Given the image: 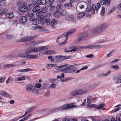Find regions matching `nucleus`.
Returning <instances> with one entry per match:
<instances>
[{"label": "nucleus", "mask_w": 121, "mask_h": 121, "mask_svg": "<svg viewBox=\"0 0 121 121\" xmlns=\"http://www.w3.org/2000/svg\"><path fill=\"white\" fill-rule=\"evenodd\" d=\"M75 106L73 104H64L57 108L52 109H46L39 111V112L42 114H49L56 111H59L63 110H67L74 107Z\"/></svg>", "instance_id": "obj_1"}, {"label": "nucleus", "mask_w": 121, "mask_h": 121, "mask_svg": "<svg viewBox=\"0 0 121 121\" xmlns=\"http://www.w3.org/2000/svg\"><path fill=\"white\" fill-rule=\"evenodd\" d=\"M76 65H71L67 68L63 69H61L60 71L64 73H73L75 72V70L74 66Z\"/></svg>", "instance_id": "obj_2"}, {"label": "nucleus", "mask_w": 121, "mask_h": 121, "mask_svg": "<svg viewBox=\"0 0 121 121\" xmlns=\"http://www.w3.org/2000/svg\"><path fill=\"white\" fill-rule=\"evenodd\" d=\"M18 9L19 14L20 15H23L28 9V8L26 5V4L25 2H23L20 7Z\"/></svg>", "instance_id": "obj_3"}, {"label": "nucleus", "mask_w": 121, "mask_h": 121, "mask_svg": "<svg viewBox=\"0 0 121 121\" xmlns=\"http://www.w3.org/2000/svg\"><path fill=\"white\" fill-rule=\"evenodd\" d=\"M26 89L28 91L31 92L34 94L38 93L39 90L33 85L30 84L26 87Z\"/></svg>", "instance_id": "obj_4"}, {"label": "nucleus", "mask_w": 121, "mask_h": 121, "mask_svg": "<svg viewBox=\"0 0 121 121\" xmlns=\"http://www.w3.org/2000/svg\"><path fill=\"white\" fill-rule=\"evenodd\" d=\"M86 92L84 90H74L72 91L70 93L71 95L74 96L76 95L85 93Z\"/></svg>", "instance_id": "obj_5"}, {"label": "nucleus", "mask_w": 121, "mask_h": 121, "mask_svg": "<svg viewBox=\"0 0 121 121\" xmlns=\"http://www.w3.org/2000/svg\"><path fill=\"white\" fill-rule=\"evenodd\" d=\"M39 20L41 24L43 25L45 23L48 25L50 23V19L48 18L47 19L46 17L44 15L41 16L39 18Z\"/></svg>", "instance_id": "obj_6"}, {"label": "nucleus", "mask_w": 121, "mask_h": 121, "mask_svg": "<svg viewBox=\"0 0 121 121\" xmlns=\"http://www.w3.org/2000/svg\"><path fill=\"white\" fill-rule=\"evenodd\" d=\"M65 18L67 20L71 21L72 23H74L76 22L74 15L73 14H67L65 17Z\"/></svg>", "instance_id": "obj_7"}, {"label": "nucleus", "mask_w": 121, "mask_h": 121, "mask_svg": "<svg viewBox=\"0 0 121 121\" xmlns=\"http://www.w3.org/2000/svg\"><path fill=\"white\" fill-rule=\"evenodd\" d=\"M25 52L26 55L30 54L32 52L34 53L37 52L36 47L35 48H29L26 50Z\"/></svg>", "instance_id": "obj_8"}, {"label": "nucleus", "mask_w": 121, "mask_h": 121, "mask_svg": "<svg viewBox=\"0 0 121 121\" xmlns=\"http://www.w3.org/2000/svg\"><path fill=\"white\" fill-rule=\"evenodd\" d=\"M105 105V104L104 103L100 104L98 106L97 105L92 104L91 105H88V107L89 108V107H92V108H96V109L99 110L102 108Z\"/></svg>", "instance_id": "obj_9"}, {"label": "nucleus", "mask_w": 121, "mask_h": 121, "mask_svg": "<svg viewBox=\"0 0 121 121\" xmlns=\"http://www.w3.org/2000/svg\"><path fill=\"white\" fill-rule=\"evenodd\" d=\"M35 36L34 37H26L23 38L19 40H17V41L18 42H22L27 41H29L31 40L35 37Z\"/></svg>", "instance_id": "obj_10"}, {"label": "nucleus", "mask_w": 121, "mask_h": 121, "mask_svg": "<svg viewBox=\"0 0 121 121\" xmlns=\"http://www.w3.org/2000/svg\"><path fill=\"white\" fill-rule=\"evenodd\" d=\"M111 0H101L100 3L102 5L109 6L110 4Z\"/></svg>", "instance_id": "obj_11"}, {"label": "nucleus", "mask_w": 121, "mask_h": 121, "mask_svg": "<svg viewBox=\"0 0 121 121\" xmlns=\"http://www.w3.org/2000/svg\"><path fill=\"white\" fill-rule=\"evenodd\" d=\"M103 31L101 27H99V25L95 28L92 31V33L94 34L100 33L102 32Z\"/></svg>", "instance_id": "obj_12"}, {"label": "nucleus", "mask_w": 121, "mask_h": 121, "mask_svg": "<svg viewBox=\"0 0 121 121\" xmlns=\"http://www.w3.org/2000/svg\"><path fill=\"white\" fill-rule=\"evenodd\" d=\"M37 52L46 50L48 49V47L46 46L42 47H36Z\"/></svg>", "instance_id": "obj_13"}, {"label": "nucleus", "mask_w": 121, "mask_h": 121, "mask_svg": "<svg viewBox=\"0 0 121 121\" xmlns=\"http://www.w3.org/2000/svg\"><path fill=\"white\" fill-rule=\"evenodd\" d=\"M76 30V29L75 28H73L71 30H69V31L66 34V38H67L68 37L69 35H72L74 33Z\"/></svg>", "instance_id": "obj_14"}, {"label": "nucleus", "mask_w": 121, "mask_h": 121, "mask_svg": "<svg viewBox=\"0 0 121 121\" xmlns=\"http://www.w3.org/2000/svg\"><path fill=\"white\" fill-rule=\"evenodd\" d=\"M26 57V58L31 59H36L38 57V55L36 54L34 55H28Z\"/></svg>", "instance_id": "obj_15"}, {"label": "nucleus", "mask_w": 121, "mask_h": 121, "mask_svg": "<svg viewBox=\"0 0 121 121\" xmlns=\"http://www.w3.org/2000/svg\"><path fill=\"white\" fill-rule=\"evenodd\" d=\"M86 35H83L79 37L77 39V41L79 42H81L85 40Z\"/></svg>", "instance_id": "obj_16"}, {"label": "nucleus", "mask_w": 121, "mask_h": 121, "mask_svg": "<svg viewBox=\"0 0 121 121\" xmlns=\"http://www.w3.org/2000/svg\"><path fill=\"white\" fill-rule=\"evenodd\" d=\"M57 24V20L54 19L52 20L50 23L51 25L53 28L56 27V25Z\"/></svg>", "instance_id": "obj_17"}, {"label": "nucleus", "mask_w": 121, "mask_h": 121, "mask_svg": "<svg viewBox=\"0 0 121 121\" xmlns=\"http://www.w3.org/2000/svg\"><path fill=\"white\" fill-rule=\"evenodd\" d=\"M46 3V0H40L38 3H35L36 5H43L44 4Z\"/></svg>", "instance_id": "obj_18"}, {"label": "nucleus", "mask_w": 121, "mask_h": 121, "mask_svg": "<svg viewBox=\"0 0 121 121\" xmlns=\"http://www.w3.org/2000/svg\"><path fill=\"white\" fill-rule=\"evenodd\" d=\"M13 12H11L9 13H7L5 14L6 18H12L13 17Z\"/></svg>", "instance_id": "obj_19"}, {"label": "nucleus", "mask_w": 121, "mask_h": 121, "mask_svg": "<svg viewBox=\"0 0 121 121\" xmlns=\"http://www.w3.org/2000/svg\"><path fill=\"white\" fill-rule=\"evenodd\" d=\"M69 57L67 56H58L56 57V58H58L59 59V60H61L69 58Z\"/></svg>", "instance_id": "obj_20"}, {"label": "nucleus", "mask_w": 121, "mask_h": 121, "mask_svg": "<svg viewBox=\"0 0 121 121\" xmlns=\"http://www.w3.org/2000/svg\"><path fill=\"white\" fill-rule=\"evenodd\" d=\"M108 25L106 24H103L99 25V27H101L103 31H104L107 28Z\"/></svg>", "instance_id": "obj_21"}, {"label": "nucleus", "mask_w": 121, "mask_h": 121, "mask_svg": "<svg viewBox=\"0 0 121 121\" xmlns=\"http://www.w3.org/2000/svg\"><path fill=\"white\" fill-rule=\"evenodd\" d=\"M20 20L21 22L22 23L25 22L27 21L26 17L24 16H22L20 17Z\"/></svg>", "instance_id": "obj_22"}, {"label": "nucleus", "mask_w": 121, "mask_h": 121, "mask_svg": "<svg viewBox=\"0 0 121 121\" xmlns=\"http://www.w3.org/2000/svg\"><path fill=\"white\" fill-rule=\"evenodd\" d=\"M65 7L67 9H70L72 7V5L71 3H67L64 4Z\"/></svg>", "instance_id": "obj_23"}, {"label": "nucleus", "mask_w": 121, "mask_h": 121, "mask_svg": "<svg viewBox=\"0 0 121 121\" xmlns=\"http://www.w3.org/2000/svg\"><path fill=\"white\" fill-rule=\"evenodd\" d=\"M85 14L86 13L84 12L79 13L77 14V17L78 19H80L82 17L84 16L85 15Z\"/></svg>", "instance_id": "obj_24"}, {"label": "nucleus", "mask_w": 121, "mask_h": 121, "mask_svg": "<svg viewBox=\"0 0 121 121\" xmlns=\"http://www.w3.org/2000/svg\"><path fill=\"white\" fill-rule=\"evenodd\" d=\"M53 14L56 18H58L61 15V13L60 11L57 10L54 12Z\"/></svg>", "instance_id": "obj_25"}, {"label": "nucleus", "mask_w": 121, "mask_h": 121, "mask_svg": "<svg viewBox=\"0 0 121 121\" xmlns=\"http://www.w3.org/2000/svg\"><path fill=\"white\" fill-rule=\"evenodd\" d=\"M85 4V3L84 2H81L79 3L77 5L79 8L81 9H82L84 7V5Z\"/></svg>", "instance_id": "obj_26"}, {"label": "nucleus", "mask_w": 121, "mask_h": 121, "mask_svg": "<svg viewBox=\"0 0 121 121\" xmlns=\"http://www.w3.org/2000/svg\"><path fill=\"white\" fill-rule=\"evenodd\" d=\"M35 7H34L33 9L32 10L33 12H38L39 11L40 9V7L39 6H38V5H36Z\"/></svg>", "instance_id": "obj_27"}, {"label": "nucleus", "mask_w": 121, "mask_h": 121, "mask_svg": "<svg viewBox=\"0 0 121 121\" xmlns=\"http://www.w3.org/2000/svg\"><path fill=\"white\" fill-rule=\"evenodd\" d=\"M17 66V65H13V64H11L4 65V68L7 69L10 67H16Z\"/></svg>", "instance_id": "obj_28"}, {"label": "nucleus", "mask_w": 121, "mask_h": 121, "mask_svg": "<svg viewBox=\"0 0 121 121\" xmlns=\"http://www.w3.org/2000/svg\"><path fill=\"white\" fill-rule=\"evenodd\" d=\"M31 69L30 68L26 69H20L17 70L18 72H28L31 70Z\"/></svg>", "instance_id": "obj_29"}, {"label": "nucleus", "mask_w": 121, "mask_h": 121, "mask_svg": "<svg viewBox=\"0 0 121 121\" xmlns=\"http://www.w3.org/2000/svg\"><path fill=\"white\" fill-rule=\"evenodd\" d=\"M77 47H74L73 48V49H71L70 50L68 51L67 50V49L65 48L64 49V51L65 52H73V51H76V49H77Z\"/></svg>", "instance_id": "obj_30"}, {"label": "nucleus", "mask_w": 121, "mask_h": 121, "mask_svg": "<svg viewBox=\"0 0 121 121\" xmlns=\"http://www.w3.org/2000/svg\"><path fill=\"white\" fill-rule=\"evenodd\" d=\"M54 0H48L46 3V5L48 7H49L52 4Z\"/></svg>", "instance_id": "obj_31"}, {"label": "nucleus", "mask_w": 121, "mask_h": 121, "mask_svg": "<svg viewBox=\"0 0 121 121\" xmlns=\"http://www.w3.org/2000/svg\"><path fill=\"white\" fill-rule=\"evenodd\" d=\"M96 9V6L95 4H93L92 5V8L91 9V10L92 13L93 14L95 13V10Z\"/></svg>", "instance_id": "obj_32"}, {"label": "nucleus", "mask_w": 121, "mask_h": 121, "mask_svg": "<svg viewBox=\"0 0 121 121\" xmlns=\"http://www.w3.org/2000/svg\"><path fill=\"white\" fill-rule=\"evenodd\" d=\"M48 90L46 92L44 95V96L46 97H49L50 96L51 94L50 90L47 89Z\"/></svg>", "instance_id": "obj_33"}, {"label": "nucleus", "mask_w": 121, "mask_h": 121, "mask_svg": "<svg viewBox=\"0 0 121 121\" xmlns=\"http://www.w3.org/2000/svg\"><path fill=\"white\" fill-rule=\"evenodd\" d=\"M88 49H92L96 48V45L94 44L87 46Z\"/></svg>", "instance_id": "obj_34"}, {"label": "nucleus", "mask_w": 121, "mask_h": 121, "mask_svg": "<svg viewBox=\"0 0 121 121\" xmlns=\"http://www.w3.org/2000/svg\"><path fill=\"white\" fill-rule=\"evenodd\" d=\"M32 22L33 24L36 25L39 23V21L38 19H35Z\"/></svg>", "instance_id": "obj_35"}, {"label": "nucleus", "mask_w": 121, "mask_h": 121, "mask_svg": "<svg viewBox=\"0 0 121 121\" xmlns=\"http://www.w3.org/2000/svg\"><path fill=\"white\" fill-rule=\"evenodd\" d=\"M116 80V82L117 84H119L121 83V79L120 78L117 77L115 78Z\"/></svg>", "instance_id": "obj_36"}, {"label": "nucleus", "mask_w": 121, "mask_h": 121, "mask_svg": "<svg viewBox=\"0 0 121 121\" xmlns=\"http://www.w3.org/2000/svg\"><path fill=\"white\" fill-rule=\"evenodd\" d=\"M55 53L54 51L50 50L47 51L46 52V54L48 55L53 54Z\"/></svg>", "instance_id": "obj_37"}, {"label": "nucleus", "mask_w": 121, "mask_h": 121, "mask_svg": "<svg viewBox=\"0 0 121 121\" xmlns=\"http://www.w3.org/2000/svg\"><path fill=\"white\" fill-rule=\"evenodd\" d=\"M34 12L33 11V10H30L28 12V15L30 17L34 16Z\"/></svg>", "instance_id": "obj_38"}, {"label": "nucleus", "mask_w": 121, "mask_h": 121, "mask_svg": "<svg viewBox=\"0 0 121 121\" xmlns=\"http://www.w3.org/2000/svg\"><path fill=\"white\" fill-rule=\"evenodd\" d=\"M25 79V78L24 76H21L20 77H18L17 78V80L18 81H20L24 80Z\"/></svg>", "instance_id": "obj_39"}, {"label": "nucleus", "mask_w": 121, "mask_h": 121, "mask_svg": "<svg viewBox=\"0 0 121 121\" xmlns=\"http://www.w3.org/2000/svg\"><path fill=\"white\" fill-rule=\"evenodd\" d=\"M68 39V38H66V39L63 42H62L61 43H59V44L60 45H63L65 44L66 43Z\"/></svg>", "instance_id": "obj_40"}, {"label": "nucleus", "mask_w": 121, "mask_h": 121, "mask_svg": "<svg viewBox=\"0 0 121 121\" xmlns=\"http://www.w3.org/2000/svg\"><path fill=\"white\" fill-rule=\"evenodd\" d=\"M63 7V5L62 4H58L56 7V8L58 9L61 10Z\"/></svg>", "instance_id": "obj_41"}, {"label": "nucleus", "mask_w": 121, "mask_h": 121, "mask_svg": "<svg viewBox=\"0 0 121 121\" xmlns=\"http://www.w3.org/2000/svg\"><path fill=\"white\" fill-rule=\"evenodd\" d=\"M7 11V10L6 9H4L0 11V14L1 15L5 13Z\"/></svg>", "instance_id": "obj_42"}, {"label": "nucleus", "mask_w": 121, "mask_h": 121, "mask_svg": "<svg viewBox=\"0 0 121 121\" xmlns=\"http://www.w3.org/2000/svg\"><path fill=\"white\" fill-rule=\"evenodd\" d=\"M30 45L31 46H34L36 44H37V42L35 41H32L30 43Z\"/></svg>", "instance_id": "obj_43"}, {"label": "nucleus", "mask_w": 121, "mask_h": 121, "mask_svg": "<svg viewBox=\"0 0 121 121\" xmlns=\"http://www.w3.org/2000/svg\"><path fill=\"white\" fill-rule=\"evenodd\" d=\"M67 12L65 10H64L61 11V15L63 16L66 15L67 14Z\"/></svg>", "instance_id": "obj_44"}, {"label": "nucleus", "mask_w": 121, "mask_h": 121, "mask_svg": "<svg viewBox=\"0 0 121 121\" xmlns=\"http://www.w3.org/2000/svg\"><path fill=\"white\" fill-rule=\"evenodd\" d=\"M91 7L90 6H88L86 11V12H89L91 10Z\"/></svg>", "instance_id": "obj_45"}, {"label": "nucleus", "mask_w": 121, "mask_h": 121, "mask_svg": "<svg viewBox=\"0 0 121 121\" xmlns=\"http://www.w3.org/2000/svg\"><path fill=\"white\" fill-rule=\"evenodd\" d=\"M47 7H45L43 8L41 10V12L44 13H45L47 12Z\"/></svg>", "instance_id": "obj_46"}, {"label": "nucleus", "mask_w": 121, "mask_h": 121, "mask_svg": "<svg viewBox=\"0 0 121 121\" xmlns=\"http://www.w3.org/2000/svg\"><path fill=\"white\" fill-rule=\"evenodd\" d=\"M6 78L5 77H3L0 78V83H2L4 82Z\"/></svg>", "instance_id": "obj_47"}, {"label": "nucleus", "mask_w": 121, "mask_h": 121, "mask_svg": "<svg viewBox=\"0 0 121 121\" xmlns=\"http://www.w3.org/2000/svg\"><path fill=\"white\" fill-rule=\"evenodd\" d=\"M32 2H35L34 3V4H30L29 5V6L30 7L32 6H34L35 4V3H38V0H32Z\"/></svg>", "instance_id": "obj_48"}, {"label": "nucleus", "mask_w": 121, "mask_h": 121, "mask_svg": "<svg viewBox=\"0 0 121 121\" xmlns=\"http://www.w3.org/2000/svg\"><path fill=\"white\" fill-rule=\"evenodd\" d=\"M105 10V9L103 7H102L100 13V14L102 16H103L104 14Z\"/></svg>", "instance_id": "obj_49"}, {"label": "nucleus", "mask_w": 121, "mask_h": 121, "mask_svg": "<svg viewBox=\"0 0 121 121\" xmlns=\"http://www.w3.org/2000/svg\"><path fill=\"white\" fill-rule=\"evenodd\" d=\"M7 38L8 39H12L13 36L12 35H9L7 34L6 35Z\"/></svg>", "instance_id": "obj_50"}, {"label": "nucleus", "mask_w": 121, "mask_h": 121, "mask_svg": "<svg viewBox=\"0 0 121 121\" xmlns=\"http://www.w3.org/2000/svg\"><path fill=\"white\" fill-rule=\"evenodd\" d=\"M111 67L112 68H113L115 70H117L119 69V67L117 65L116 66H111Z\"/></svg>", "instance_id": "obj_51"}, {"label": "nucleus", "mask_w": 121, "mask_h": 121, "mask_svg": "<svg viewBox=\"0 0 121 121\" xmlns=\"http://www.w3.org/2000/svg\"><path fill=\"white\" fill-rule=\"evenodd\" d=\"M87 103L88 104L87 106V107L88 108H89L90 107H89L88 108V105H91V104H90L91 102V101L90 99H88L87 100Z\"/></svg>", "instance_id": "obj_52"}, {"label": "nucleus", "mask_w": 121, "mask_h": 121, "mask_svg": "<svg viewBox=\"0 0 121 121\" xmlns=\"http://www.w3.org/2000/svg\"><path fill=\"white\" fill-rule=\"evenodd\" d=\"M113 52L112 51H111L106 56L107 57H111L112 56V53Z\"/></svg>", "instance_id": "obj_53"}, {"label": "nucleus", "mask_w": 121, "mask_h": 121, "mask_svg": "<svg viewBox=\"0 0 121 121\" xmlns=\"http://www.w3.org/2000/svg\"><path fill=\"white\" fill-rule=\"evenodd\" d=\"M100 4L99 3H98L97 4V8L96 9V13H97V12L98 11V9H99L100 7ZM97 13L98 12H97Z\"/></svg>", "instance_id": "obj_54"}, {"label": "nucleus", "mask_w": 121, "mask_h": 121, "mask_svg": "<svg viewBox=\"0 0 121 121\" xmlns=\"http://www.w3.org/2000/svg\"><path fill=\"white\" fill-rule=\"evenodd\" d=\"M35 19V17L34 16L30 17L29 18V20L30 21L32 22Z\"/></svg>", "instance_id": "obj_55"}, {"label": "nucleus", "mask_w": 121, "mask_h": 121, "mask_svg": "<svg viewBox=\"0 0 121 121\" xmlns=\"http://www.w3.org/2000/svg\"><path fill=\"white\" fill-rule=\"evenodd\" d=\"M6 92L5 91H1L0 93V94L3 96L4 97Z\"/></svg>", "instance_id": "obj_56"}, {"label": "nucleus", "mask_w": 121, "mask_h": 121, "mask_svg": "<svg viewBox=\"0 0 121 121\" xmlns=\"http://www.w3.org/2000/svg\"><path fill=\"white\" fill-rule=\"evenodd\" d=\"M28 55H26L24 54H21L19 55V56L20 57H25L26 58V56Z\"/></svg>", "instance_id": "obj_57"}, {"label": "nucleus", "mask_w": 121, "mask_h": 121, "mask_svg": "<svg viewBox=\"0 0 121 121\" xmlns=\"http://www.w3.org/2000/svg\"><path fill=\"white\" fill-rule=\"evenodd\" d=\"M63 121H73L71 119H68L66 118H64L63 119Z\"/></svg>", "instance_id": "obj_58"}, {"label": "nucleus", "mask_w": 121, "mask_h": 121, "mask_svg": "<svg viewBox=\"0 0 121 121\" xmlns=\"http://www.w3.org/2000/svg\"><path fill=\"white\" fill-rule=\"evenodd\" d=\"M119 60V59H116L114 60L113 61L111 62L112 64H114L115 63H116Z\"/></svg>", "instance_id": "obj_59"}, {"label": "nucleus", "mask_w": 121, "mask_h": 121, "mask_svg": "<svg viewBox=\"0 0 121 121\" xmlns=\"http://www.w3.org/2000/svg\"><path fill=\"white\" fill-rule=\"evenodd\" d=\"M117 121H121V114L120 115L119 117H116Z\"/></svg>", "instance_id": "obj_60"}, {"label": "nucleus", "mask_w": 121, "mask_h": 121, "mask_svg": "<svg viewBox=\"0 0 121 121\" xmlns=\"http://www.w3.org/2000/svg\"><path fill=\"white\" fill-rule=\"evenodd\" d=\"M55 84L54 83H53L49 87V88H52L55 89Z\"/></svg>", "instance_id": "obj_61"}, {"label": "nucleus", "mask_w": 121, "mask_h": 121, "mask_svg": "<svg viewBox=\"0 0 121 121\" xmlns=\"http://www.w3.org/2000/svg\"><path fill=\"white\" fill-rule=\"evenodd\" d=\"M35 86L37 88H39L41 87V84L38 83H37L36 84H35Z\"/></svg>", "instance_id": "obj_62"}, {"label": "nucleus", "mask_w": 121, "mask_h": 121, "mask_svg": "<svg viewBox=\"0 0 121 121\" xmlns=\"http://www.w3.org/2000/svg\"><path fill=\"white\" fill-rule=\"evenodd\" d=\"M87 4L88 6H90V4L91 3V0H87Z\"/></svg>", "instance_id": "obj_63"}, {"label": "nucleus", "mask_w": 121, "mask_h": 121, "mask_svg": "<svg viewBox=\"0 0 121 121\" xmlns=\"http://www.w3.org/2000/svg\"><path fill=\"white\" fill-rule=\"evenodd\" d=\"M115 7H113L111 9V10L109 12V13H111L112 12H114L115 10Z\"/></svg>", "instance_id": "obj_64"}]
</instances>
